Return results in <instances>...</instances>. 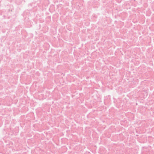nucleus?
<instances>
[{
	"label": "nucleus",
	"instance_id": "f257e3e1",
	"mask_svg": "<svg viewBox=\"0 0 154 154\" xmlns=\"http://www.w3.org/2000/svg\"><path fill=\"white\" fill-rule=\"evenodd\" d=\"M34 5V4H33V3H30L28 5V7H32V6H34L35 7V6ZM34 7H33V9H35Z\"/></svg>",
	"mask_w": 154,
	"mask_h": 154
}]
</instances>
